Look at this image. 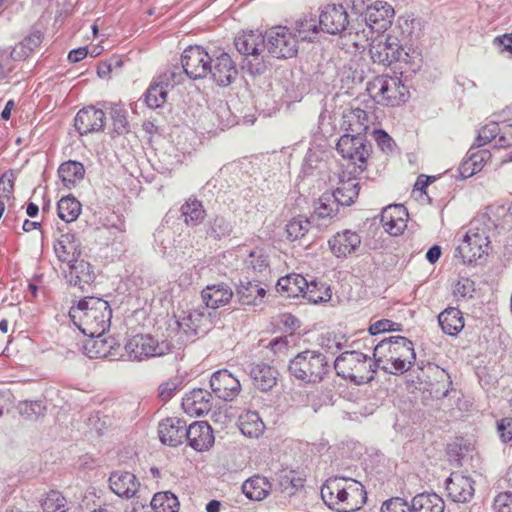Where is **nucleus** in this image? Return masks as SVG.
Returning a JSON list of instances; mask_svg holds the SVG:
<instances>
[{
	"mask_svg": "<svg viewBox=\"0 0 512 512\" xmlns=\"http://www.w3.org/2000/svg\"><path fill=\"white\" fill-rule=\"evenodd\" d=\"M374 363L390 374L408 371L415 359L412 341L403 336H391L380 341L373 350Z\"/></svg>",
	"mask_w": 512,
	"mask_h": 512,
	"instance_id": "nucleus-1",
	"label": "nucleus"
},
{
	"mask_svg": "<svg viewBox=\"0 0 512 512\" xmlns=\"http://www.w3.org/2000/svg\"><path fill=\"white\" fill-rule=\"evenodd\" d=\"M321 497L326 505L336 512H354L367 500L364 486L350 478H330L321 488Z\"/></svg>",
	"mask_w": 512,
	"mask_h": 512,
	"instance_id": "nucleus-2",
	"label": "nucleus"
},
{
	"mask_svg": "<svg viewBox=\"0 0 512 512\" xmlns=\"http://www.w3.org/2000/svg\"><path fill=\"white\" fill-rule=\"evenodd\" d=\"M69 315L83 334L98 335L110 327L112 310L107 301L86 297L70 308Z\"/></svg>",
	"mask_w": 512,
	"mask_h": 512,
	"instance_id": "nucleus-3",
	"label": "nucleus"
},
{
	"mask_svg": "<svg viewBox=\"0 0 512 512\" xmlns=\"http://www.w3.org/2000/svg\"><path fill=\"white\" fill-rule=\"evenodd\" d=\"M494 222L486 215L475 217L469 224V229L457 246L455 257L462 263H472L489 254L491 250V233Z\"/></svg>",
	"mask_w": 512,
	"mask_h": 512,
	"instance_id": "nucleus-4",
	"label": "nucleus"
},
{
	"mask_svg": "<svg viewBox=\"0 0 512 512\" xmlns=\"http://www.w3.org/2000/svg\"><path fill=\"white\" fill-rule=\"evenodd\" d=\"M374 365L367 355L359 351H345L334 362L336 373L356 384L367 383L374 378Z\"/></svg>",
	"mask_w": 512,
	"mask_h": 512,
	"instance_id": "nucleus-5",
	"label": "nucleus"
},
{
	"mask_svg": "<svg viewBox=\"0 0 512 512\" xmlns=\"http://www.w3.org/2000/svg\"><path fill=\"white\" fill-rule=\"evenodd\" d=\"M289 372L301 381L315 384L324 380L329 372V365L323 354L306 350L290 361Z\"/></svg>",
	"mask_w": 512,
	"mask_h": 512,
	"instance_id": "nucleus-6",
	"label": "nucleus"
},
{
	"mask_svg": "<svg viewBox=\"0 0 512 512\" xmlns=\"http://www.w3.org/2000/svg\"><path fill=\"white\" fill-rule=\"evenodd\" d=\"M368 91L377 103L384 106L397 107L409 99V90L398 77L377 76L369 83Z\"/></svg>",
	"mask_w": 512,
	"mask_h": 512,
	"instance_id": "nucleus-7",
	"label": "nucleus"
},
{
	"mask_svg": "<svg viewBox=\"0 0 512 512\" xmlns=\"http://www.w3.org/2000/svg\"><path fill=\"white\" fill-rule=\"evenodd\" d=\"M299 39L296 32L287 26L277 25L265 32V47L277 59L293 58L298 53Z\"/></svg>",
	"mask_w": 512,
	"mask_h": 512,
	"instance_id": "nucleus-8",
	"label": "nucleus"
},
{
	"mask_svg": "<svg viewBox=\"0 0 512 512\" xmlns=\"http://www.w3.org/2000/svg\"><path fill=\"white\" fill-rule=\"evenodd\" d=\"M337 152L353 165V174H361L367 168L371 145L362 136L342 135L337 144Z\"/></svg>",
	"mask_w": 512,
	"mask_h": 512,
	"instance_id": "nucleus-9",
	"label": "nucleus"
},
{
	"mask_svg": "<svg viewBox=\"0 0 512 512\" xmlns=\"http://www.w3.org/2000/svg\"><path fill=\"white\" fill-rule=\"evenodd\" d=\"M369 54L374 63L389 66L394 62H408L409 54L401 46L397 37L389 34H376L370 43Z\"/></svg>",
	"mask_w": 512,
	"mask_h": 512,
	"instance_id": "nucleus-10",
	"label": "nucleus"
},
{
	"mask_svg": "<svg viewBox=\"0 0 512 512\" xmlns=\"http://www.w3.org/2000/svg\"><path fill=\"white\" fill-rule=\"evenodd\" d=\"M213 57V50L208 52L202 46L190 45L181 55V64L190 79L200 80L209 75Z\"/></svg>",
	"mask_w": 512,
	"mask_h": 512,
	"instance_id": "nucleus-11",
	"label": "nucleus"
},
{
	"mask_svg": "<svg viewBox=\"0 0 512 512\" xmlns=\"http://www.w3.org/2000/svg\"><path fill=\"white\" fill-rule=\"evenodd\" d=\"M163 354L159 341L150 334H135L127 338L124 354L130 361H144Z\"/></svg>",
	"mask_w": 512,
	"mask_h": 512,
	"instance_id": "nucleus-12",
	"label": "nucleus"
},
{
	"mask_svg": "<svg viewBox=\"0 0 512 512\" xmlns=\"http://www.w3.org/2000/svg\"><path fill=\"white\" fill-rule=\"evenodd\" d=\"M213 56L208 76L218 86L227 87L238 75L236 64L231 56L222 48L213 49Z\"/></svg>",
	"mask_w": 512,
	"mask_h": 512,
	"instance_id": "nucleus-13",
	"label": "nucleus"
},
{
	"mask_svg": "<svg viewBox=\"0 0 512 512\" xmlns=\"http://www.w3.org/2000/svg\"><path fill=\"white\" fill-rule=\"evenodd\" d=\"M210 386L213 393L225 401L234 400L241 391L240 381L226 369L213 373Z\"/></svg>",
	"mask_w": 512,
	"mask_h": 512,
	"instance_id": "nucleus-14",
	"label": "nucleus"
},
{
	"mask_svg": "<svg viewBox=\"0 0 512 512\" xmlns=\"http://www.w3.org/2000/svg\"><path fill=\"white\" fill-rule=\"evenodd\" d=\"M361 243V236L350 229L337 232L328 241L331 253L337 258H346L355 254L360 249Z\"/></svg>",
	"mask_w": 512,
	"mask_h": 512,
	"instance_id": "nucleus-15",
	"label": "nucleus"
},
{
	"mask_svg": "<svg viewBox=\"0 0 512 512\" xmlns=\"http://www.w3.org/2000/svg\"><path fill=\"white\" fill-rule=\"evenodd\" d=\"M348 24V13L342 5L329 4L319 15L321 29L329 34H341Z\"/></svg>",
	"mask_w": 512,
	"mask_h": 512,
	"instance_id": "nucleus-16",
	"label": "nucleus"
},
{
	"mask_svg": "<svg viewBox=\"0 0 512 512\" xmlns=\"http://www.w3.org/2000/svg\"><path fill=\"white\" fill-rule=\"evenodd\" d=\"M106 121L105 113L95 106H87L78 111L74 126L81 135L97 133L103 130Z\"/></svg>",
	"mask_w": 512,
	"mask_h": 512,
	"instance_id": "nucleus-17",
	"label": "nucleus"
},
{
	"mask_svg": "<svg viewBox=\"0 0 512 512\" xmlns=\"http://www.w3.org/2000/svg\"><path fill=\"white\" fill-rule=\"evenodd\" d=\"M394 17L393 7L385 1H375L366 10L365 23H367L376 34H383L391 26Z\"/></svg>",
	"mask_w": 512,
	"mask_h": 512,
	"instance_id": "nucleus-18",
	"label": "nucleus"
},
{
	"mask_svg": "<svg viewBox=\"0 0 512 512\" xmlns=\"http://www.w3.org/2000/svg\"><path fill=\"white\" fill-rule=\"evenodd\" d=\"M446 491L452 501L465 503L470 501L474 496V482L468 476L459 472H453L447 479Z\"/></svg>",
	"mask_w": 512,
	"mask_h": 512,
	"instance_id": "nucleus-19",
	"label": "nucleus"
},
{
	"mask_svg": "<svg viewBox=\"0 0 512 512\" xmlns=\"http://www.w3.org/2000/svg\"><path fill=\"white\" fill-rule=\"evenodd\" d=\"M188 444L198 452L209 450L215 441L211 426L205 421H196L186 428Z\"/></svg>",
	"mask_w": 512,
	"mask_h": 512,
	"instance_id": "nucleus-20",
	"label": "nucleus"
},
{
	"mask_svg": "<svg viewBox=\"0 0 512 512\" xmlns=\"http://www.w3.org/2000/svg\"><path fill=\"white\" fill-rule=\"evenodd\" d=\"M87 339L83 345L84 354L91 358H115L116 341L112 336H107L105 333L98 335H87Z\"/></svg>",
	"mask_w": 512,
	"mask_h": 512,
	"instance_id": "nucleus-21",
	"label": "nucleus"
},
{
	"mask_svg": "<svg viewBox=\"0 0 512 512\" xmlns=\"http://www.w3.org/2000/svg\"><path fill=\"white\" fill-rule=\"evenodd\" d=\"M408 212L401 204L387 206L381 214V223L390 235L401 234L407 226Z\"/></svg>",
	"mask_w": 512,
	"mask_h": 512,
	"instance_id": "nucleus-22",
	"label": "nucleus"
},
{
	"mask_svg": "<svg viewBox=\"0 0 512 512\" xmlns=\"http://www.w3.org/2000/svg\"><path fill=\"white\" fill-rule=\"evenodd\" d=\"M111 490L119 497L130 499L134 497L140 488L137 477L128 471H116L109 477Z\"/></svg>",
	"mask_w": 512,
	"mask_h": 512,
	"instance_id": "nucleus-23",
	"label": "nucleus"
},
{
	"mask_svg": "<svg viewBox=\"0 0 512 512\" xmlns=\"http://www.w3.org/2000/svg\"><path fill=\"white\" fill-rule=\"evenodd\" d=\"M186 423L177 417H168L158 426L159 439L163 444L177 446L183 442L186 435Z\"/></svg>",
	"mask_w": 512,
	"mask_h": 512,
	"instance_id": "nucleus-24",
	"label": "nucleus"
},
{
	"mask_svg": "<svg viewBox=\"0 0 512 512\" xmlns=\"http://www.w3.org/2000/svg\"><path fill=\"white\" fill-rule=\"evenodd\" d=\"M182 407L190 416L204 415L211 410V394L204 389H194L185 395Z\"/></svg>",
	"mask_w": 512,
	"mask_h": 512,
	"instance_id": "nucleus-25",
	"label": "nucleus"
},
{
	"mask_svg": "<svg viewBox=\"0 0 512 512\" xmlns=\"http://www.w3.org/2000/svg\"><path fill=\"white\" fill-rule=\"evenodd\" d=\"M233 297L231 287L225 283L207 285L201 291L204 304L211 309H218L227 305Z\"/></svg>",
	"mask_w": 512,
	"mask_h": 512,
	"instance_id": "nucleus-26",
	"label": "nucleus"
},
{
	"mask_svg": "<svg viewBox=\"0 0 512 512\" xmlns=\"http://www.w3.org/2000/svg\"><path fill=\"white\" fill-rule=\"evenodd\" d=\"M54 251L59 261L75 262L81 255L80 242L74 234H62L54 244Z\"/></svg>",
	"mask_w": 512,
	"mask_h": 512,
	"instance_id": "nucleus-27",
	"label": "nucleus"
},
{
	"mask_svg": "<svg viewBox=\"0 0 512 512\" xmlns=\"http://www.w3.org/2000/svg\"><path fill=\"white\" fill-rule=\"evenodd\" d=\"M369 117L365 110L361 108H351L344 112L342 117V128L354 134L361 136L369 127Z\"/></svg>",
	"mask_w": 512,
	"mask_h": 512,
	"instance_id": "nucleus-28",
	"label": "nucleus"
},
{
	"mask_svg": "<svg viewBox=\"0 0 512 512\" xmlns=\"http://www.w3.org/2000/svg\"><path fill=\"white\" fill-rule=\"evenodd\" d=\"M69 270L66 277L70 284L83 290L85 284H89L94 279L92 267L89 262L78 258L75 262L69 263Z\"/></svg>",
	"mask_w": 512,
	"mask_h": 512,
	"instance_id": "nucleus-29",
	"label": "nucleus"
},
{
	"mask_svg": "<svg viewBox=\"0 0 512 512\" xmlns=\"http://www.w3.org/2000/svg\"><path fill=\"white\" fill-rule=\"evenodd\" d=\"M347 43H350L356 49L370 47V43L376 38V32L365 22L353 24L349 31L344 34Z\"/></svg>",
	"mask_w": 512,
	"mask_h": 512,
	"instance_id": "nucleus-30",
	"label": "nucleus"
},
{
	"mask_svg": "<svg viewBox=\"0 0 512 512\" xmlns=\"http://www.w3.org/2000/svg\"><path fill=\"white\" fill-rule=\"evenodd\" d=\"M235 47L244 55H259L260 46L265 44V34L257 31H243L235 38Z\"/></svg>",
	"mask_w": 512,
	"mask_h": 512,
	"instance_id": "nucleus-31",
	"label": "nucleus"
},
{
	"mask_svg": "<svg viewBox=\"0 0 512 512\" xmlns=\"http://www.w3.org/2000/svg\"><path fill=\"white\" fill-rule=\"evenodd\" d=\"M253 384L261 391H268L277 383L278 372L267 364H256L250 370Z\"/></svg>",
	"mask_w": 512,
	"mask_h": 512,
	"instance_id": "nucleus-32",
	"label": "nucleus"
},
{
	"mask_svg": "<svg viewBox=\"0 0 512 512\" xmlns=\"http://www.w3.org/2000/svg\"><path fill=\"white\" fill-rule=\"evenodd\" d=\"M438 322L443 332L456 336L464 328L465 322L462 312L455 307H448L438 315Z\"/></svg>",
	"mask_w": 512,
	"mask_h": 512,
	"instance_id": "nucleus-33",
	"label": "nucleus"
},
{
	"mask_svg": "<svg viewBox=\"0 0 512 512\" xmlns=\"http://www.w3.org/2000/svg\"><path fill=\"white\" fill-rule=\"evenodd\" d=\"M272 490L271 482L264 476L255 475L242 485V491L247 498L254 501L265 499Z\"/></svg>",
	"mask_w": 512,
	"mask_h": 512,
	"instance_id": "nucleus-34",
	"label": "nucleus"
},
{
	"mask_svg": "<svg viewBox=\"0 0 512 512\" xmlns=\"http://www.w3.org/2000/svg\"><path fill=\"white\" fill-rule=\"evenodd\" d=\"M359 190V182L355 176L348 179H344L342 176L332 195L340 205L349 206L357 199Z\"/></svg>",
	"mask_w": 512,
	"mask_h": 512,
	"instance_id": "nucleus-35",
	"label": "nucleus"
},
{
	"mask_svg": "<svg viewBox=\"0 0 512 512\" xmlns=\"http://www.w3.org/2000/svg\"><path fill=\"white\" fill-rule=\"evenodd\" d=\"M238 427L248 438H259L265 431V424L255 411H246L239 416Z\"/></svg>",
	"mask_w": 512,
	"mask_h": 512,
	"instance_id": "nucleus-36",
	"label": "nucleus"
},
{
	"mask_svg": "<svg viewBox=\"0 0 512 512\" xmlns=\"http://www.w3.org/2000/svg\"><path fill=\"white\" fill-rule=\"evenodd\" d=\"M307 286V280L300 274L292 273L281 277L276 285L277 291L287 297L302 296Z\"/></svg>",
	"mask_w": 512,
	"mask_h": 512,
	"instance_id": "nucleus-37",
	"label": "nucleus"
},
{
	"mask_svg": "<svg viewBox=\"0 0 512 512\" xmlns=\"http://www.w3.org/2000/svg\"><path fill=\"white\" fill-rule=\"evenodd\" d=\"M414 512H444V500L436 493H420L412 499Z\"/></svg>",
	"mask_w": 512,
	"mask_h": 512,
	"instance_id": "nucleus-38",
	"label": "nucleus"
},
{
	"mask_svg": "<svg viewBox=\"0 0 512 512\" xmlns=\"http://www.w3.org/2000/svg\"><path fill=\"white\" fill-rule=\"evenodd\" d=\"M85 169L82 163L69 160L60 165L58 175L67 188H72L84 178Z\"/></svg>",
	"mask_w": 512,
	"mask_h": 512,
	"instance_id": "nucleus-39",
	"label": "nucleus"
},
{
	"mask_svg": "<svg viewBox=\"0 0 512 512\" xmlns=\"http://www.w3.org/2000/svg\"><path fill=\"white\" fill-rule=\"evenodd\" d=\"M242 305H258L263 302L266 290L256 282L241 283L237 291Z\"/></svg>",
	"mask_w": 512,
	"mask_h": 512,
	"instance_id": "nucleus-40",
	"label": "nucleus"
},
{
	"mask_svg": "<svg viewBox=\"0 0 512 512\" xmlns=\"http://www.w3.org/2000/svg\"><path fill=\"white\" fill-rule=\"evenodd\" d=\"M169 83L158 80L153 82L145 93V102L151 109L162 107L167 101Z\"/></svg>",
	"mask_w": 512,
	"mask_h": 512,
	"instance_id": "nucleus-41",
	"label": "nucleus"
},
{
	"mask_svg": "<svg viewBox=\"0 0 512 512\" xmlns=\"http://www.w3.org/2000/svg\"><path fill=\"white\" fill-rule=\"evenodd\" d=\"M180 210L184 222L189 226L199 225L206 216L202 203L196 199H188Z\"/></svg>",
	"mask_w": 512,
	"mask_h": 512,
	"instance_id": "nucleus-42",
	"label": "nucleus"
},
{
	"mask_svg": "<svg viewBox=\"0 0 512 512\" xmlns=\"http://www.w3.org/2000/svg\"><path fill=\"white\" fill-rule=\"evenodd\" d=\"M302 296L309 302L318 304L330 301L332 293L330 287L323 282L307 281V286H305Z\"/></svg>",
	"mask_w": 512,
	"mask_h": 512,
	"instance_id": "nucleus-43",
	"label": "nucleus"
},
{
	"mask_svg": "<svg viewBox=\"0 0 512 512\" xmlns=\"http://www.w3.org/2000/svg\"><path fill=\"white\" fill-rule=\"evenodd\" d=\"M81 210L80 202L72 196L62 197L57 205L59 218L67 223L75 221L79 217Z\"/></svg>",
	"mask_w": 512,
	"mask_h": 512,
	"instance_id": "nucleus-44",
	"label": "nucleus"
},
{
	"mask_svg": "<svg viewBox=\"0 0 512 512\" xmlns=\"http://www.w3.org/2000/svg\"><path fill=\"white\" fill-rule=\"evenodd\" d=\"M154 512H178L180 503L176 495L170 491L158 492L151 500Z\"/></svg>",
	"mask_w": 512,
	"mask_h": 512,
	"instance_id": "nucleus-45",
	"label": "nucleus"
},
{
	"mask_svg": "<svg viewBox=\"0 0 512 512\" xmlns=\"http://www.w3.org/2000/svg\"><path fill=\"white\" fill-rule=\"evenodd\" d=\"M205 321L206 317L202 312L192 310L179 319L178 325L185 334L196 335L203 330Z\"/></svg>",
	"mask_w": 512,
	"mask_h": 512,
	"instance_id": "nucleus-46",
	"label": "nucleus"
},
{
	"mask_svg": "<svg viewBox=\"0 0 512 512\" xmlns=\"http://www.w3.org/2000/svg\"><path fill=\"white\" fill-rule=\"evenodd\" d=\"M491 159L489 150L480 149L472 152L462 164V173H468V176L480 172L485 164Z\"/></svg>",
	"mask_w": 512,
	"mask_h": 512,
	"instance_id": "nucleus-47",
	"label": "nucleus"
},
{
	"mask_svg": "<svg viewBox=\"0 0 512 512\" xmlns=\"http://www.w3.org/2000/svg\"><path fill=\"white\" fill-rule=\"evenodd\" d=\"M311 222L304 216H297L288 221L285 227L286 238L289 241L302 239L310 230Z\"/></svg>",
	"mask_w": 512,
	"mask_h": 512,
	"instance_id": "nucleus-48",
	"label": "nucleus"
},
{
	"mask_svg": "<svg viewBox=\"0 0 512 512\" xmlns=\"http://www.w3.org/2000/svg\"><path fill=\"white\" fill-rule=\"evenodd\" d=\"M66 506V498L56 490H50L41 500V507L44 512H67Z\"/></svg>",
	"mask_w": 512,
	"mask_h": 512,
	"instance_id": "nucleus-49",
	"label": "nucleus"
},
{
	"mask_svg": "<svg viewBox=\"0 0 512 512\" xmlns=\"http://www.w3.org/2000/svg\"><path fill=\"white\" fill-rule=\"evenodd\" d=\"M338 205L333 195L323 194L316 202L314 211L319 218H332L338 212Z\"/></svg>",
	"mask_w": 512,
	"mask_h": 512,
	"instance_id": "nucleus-50",
	"label": "nucleus"
},
{
	"mask_svg": "<svg viewBox=\"0 0 512 512\" xmlns=\"http://www.w3.org/2000/svg\"><path fill=\"white\" fill-rule=\"evenodd\" d=\"M306 475L301 471L289 470L285 471L280 479V485L283 490L289 494H293L299 488L304 486Z\"/></svg>",
	"mask_w": 512,
	"mask_h": 512,
	"instance_id": "nucleus-51",
	"label": "nucleus"
},
{
	"mask_svg": "<svg viewBox=\"0 0 512 512\" xmlns=\"http://www.w3.org/2000/svg\"><path fill=\"white\" fill-rule=\"evenodd\" d=\"M500 131V124L497 122H489L481 126L476 137V144L481 147L493 142L496 146V140Z\"/></svg>",
	"mask_w": 512,
	"mask_h": 512,
	"instance_id": "nucleus-52",
	"label": "nucleus"
},
{
	"mask_svg": "<svg viewBox=\"0 0 512 512\" xmlns=\"http://www.w3.org/2000/svg\"><path fill=\"white\" fill-rule=\"evenodd\" d=\"M380 510L381 512H413L412 504L410 505L401 497H392L384 501Z\"/></svg>",
	"mask_w": 512,
	"mask_h": 512,
	"instance_id": "nucleus-53",
	"label": "nucleus"
},
{
	"mask_svg": "<svg viewBox=\"0 0 512 512\" xmlns=\"http://www.w3.org/2000/svg\"><path fill=\"white\" fill-rule=\"evenodd\" d=\"M180 389V381L177 378L169 379L160 384L158 397L164 403L172 399Z\"/></svg>",
	"mask_w": 512,
	"mask_h": 512,
	"instance_id": "nucleus-54",
	"label": "nucleus"
},
{
	"mask_svg": "<svg viewBox=\"0 0 512 512\" xmlns=\"http://www.w3.org/2000/svg\"><path fill=\"white\" fill-rule=\"evenodd\" d=\"M298 39L303 41L311 40L312 37L317 34L318 30L313 20H301L296 23V27L293 29Z\"/></svg>",
	"mask_w": 512,
	"mask_h": 512,
	"instance_id": "nucleus-55",
	"label": "nucleus"
},
{
	"mask_svg": "<svg viewBox=\"0 0 512 512\" xmlns=\"http://www.w3.org/2000/svg\"><path fill=\"white\" fill-rule=\"evenodd\" d=\"M492 509L493 512H512V492L498 493L493 500Z\"/></svg>",
	"mask_w": 512,
	"mask_h": 512,
	"instance_id": "nucleus-56",
	"label": "nucleus"
},
{
	"mask_svg": "<svg viewBox=\"0 0 512 512\" xmlns=\"http://www.w3.org/2000/svg\"><path fill=\"white\" fill-rule=\"evenodd\" d=\"M390 331H401V324L389 319H381L372 323L369 327V332L372 335Z\"/></svg>",
	"mask_w": 512,
	"mask_h": 512,
	"instance_id": "nucleus-57",
	"label": "nucleus"
},
{
	"mask_svg": "<svg viewBox=\"0 0 512 512\" xmlns=\"http://www.w3.org/2000/svg\"><path fill=\"white\" fill-rule=\"evenodd\" d=\"M453 295L456 298H465L471 296L474 291V283L468 278H460L453 285Z\"/></svg>",
	"mask_w": 512,
	"mask_h": 512,
	"instance_id": "nucleus-58",
	"label": "nucleus"
},
{
	"mask_svg": "<svg viewBox=\"0 0 512 512\" xmlns=\"http://www.w3.org/2000/svg\"><path fill=\"white\" fill-rule=\"evenodd\" d=\"M435 181V177L427 176V175H419L416 179L413 188V196L417 199L423 198V196H428L427 187Z\"/></svg>",
	"mask_w": 512,
	"mask_h": 512,
	"instance_id": "nucleus-59",
	"label": "nucleus"
},
{
	"mask_svg": "<svg viewBox=\"0 0 512 512\" xmlns=\"http://www.w3.org/2000/svg\"><path fill=\"white\" fill-rule=\"evenodd\" d=\"M512 146V124H500V131L496 140V147L509 148Z\"/></svg>",
	"mask_w": 512,
	"mask_h": 512,
	"instance_id": "nucleus-60",
	"label": "nucleus"
},
{
	"mask_svg": "<svg viewBox=\"0 0 512 512\" xmlns=\"http://www.w3.org/2000/svg\"><path fill=\"white\" fill-rule=\"evenodd\" d=\"M32 52L26 47L22 41L16 44L9 55L4 54V57H8V65L10 61H22L30 56Z\"/></svg>",
	"mask_w": 512,
	"mask_h": 512,
	"instance_id": "nucleus-61",
	"label": "nucleus"
},
{
	"mask_svg": "<svg viewBox=\"0 0 512 512\" xmlns=\"http://www.w3.org/2000/svg\"><path fill=\"white\" fill-rule=\"evenodd\" d=\"M498 430L504 442L510 441L512 439V419L503 418L500 420Z\"/></svg>",
	"mask_w": 512,
	"mask_h": 512,
	"instance_id": "nucleus-62",
	"label": "nucleus"
},
{
	"mask_svg": "<svg viewBox=\"0 0 512 512\" xmlns=\"http://www.w3.org/2000/svg\"><path fill=\"white\" fill-rule=\"evenodd\" d=\"M43 40V35L39 31H35L30 33L27 37H25L22 43L28 47L30 52H33L37 47L40 46Z\"/></svg>",
	"mask_w": 512,
	"mask_h": 512,
	"instance_id": "nucleus-63",
	"label": "nucleus"
},
{
	"mask_svg": "<svg viewBox=\"0 0 512 512\" xmlns=\"http://www.w3.org/2000/svg\"><path fill=\"white\" fill-rule=\"evenodd\" d=\"M494 42L499 46H502L505 51L512 54V32L496 37Z\"/></svg>",
	"mask_w": 512,
	"mask_h": 512,
	"instance_id": "nucleus-64",
	"label": "nucleus"
}]
</instances>
